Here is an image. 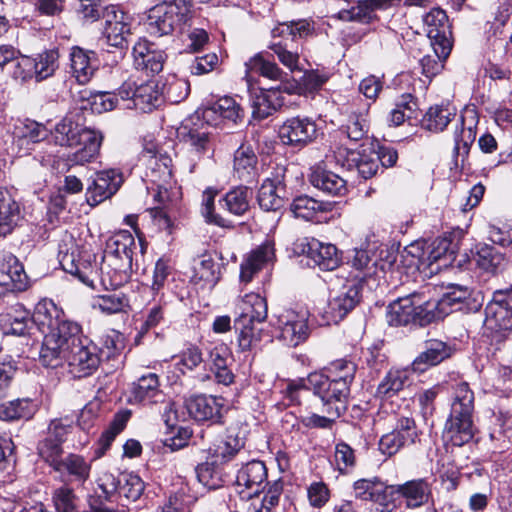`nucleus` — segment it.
Returning <instances> with one entry per match:
<instances>
[{
	"label": "nucleus",
	"instance_id": "nucleus-15",
	"mask_svg": "<svg viewBox=\"0 0 512 512\" xmlns=\"http://www.w3.org/2000/svg\"><path fill=\"white\" fill-rule=\"evenodd\" d=\"M335 161L348 170L356 169L364 179L376 175L379 169V156L372 148H363L360 151L339 147L334 151Z\"/></svg>",
	"mask_w": 512,
	"mask_h": 512
},
{
	"label": "nucleus",
	"instance_id": "nucleus-19",
	"mask_svg": "<svg viewBox=\"0 0 512 512\" xmlns=\"http://www.w3.org/2000/svg\"><path fill=\"white\" fill-rule=\"evenodd\" d=\"M317 135V127L308 117H292L279 128V137L283 144L303 147L311 143Z\"/></svg>",
	"mask_w": 512,
	"mask_h": 512
},
{
	"label": "nucleus",
	"instance_id": "nucleus-38",
	"mask_svg": "<svg viewBox=\"0 0 512 512\" xmlns=\"http://www.w3.org/2000/svg\"><path fill=\"white\" fill-rule=\"evenodd\" d=\"M244 447V441L228 431L225 437L215 441L208 449L209 455L215 463H226Z\"/></svg>",
	"mask_w": 512,
	"mask_h": 512
},
{
	"label": "nucleus",
	"instance_id": "nucleus-37",
	"mask_svg": "<svg viewBox=\"0 0 512 512\" xmlns=\"http://www.w3.org/2000/svg\"><path fill=\"white\" fill-rule=\"evenodd\" d=\"M47 136L48 130L43 124L27 120L15 127L14 144L27 152L31 149L30 145L46 139Z\"/></svg>",
	"mask_w": 512,
	"mask_h": 512
},
{
	"label": "nucleus",
	"instance_id": "nucleus-55",
	"mask_svg": "<svg viewBox=\"0 0 512 512\" xmlns=\"http://www.w3.org/2000/svg\"><path fill=\"white\" fill-rule=\"evenodd\" d=\"M93 307L107 315L120 313L129 307V299L121 292H114L98 296Z\"/></svg>",
	"mask_w": 512,
	"mask_h": 512
},
{
	"label": "nucleus",
	"instance_id": "nucleus-5",
	"mask_svg": "<svg viewBox=\"0 0 512 512\" xmlns=\"http://www.w3.org/2000/svg\"><path fill=\"white\" fill-rule=\"evenodd\" d=\"M473 414L474 392L466 382L456 384L453 388L450 414L444 427V436L454 446H462L473 438Z\"/></svg>",
	"mask_w": 512,
	"mask_h": 512
},
{
	"label": "nucleus",
	"instance_id": "nucleus-54",
	"mask_svg": "<svg viewBox=\"0 0 512 512\" xmlns=\"http://www.w3.org/2000/svg\"><path fill=\"white\" fill-rule=\"evenodd\" d=\"M387 486H383L379 483L360 479L354 483V491L357 498L362 500H370L372 502H383L386 501L389 496Z\"/></svg>",
	"mask_w": 512,
	"mask_h": 512
},
{
	"label": "nucleus",
	"instance_id": "nucleus-4",
	"mask_svg": "<svg viewBox=\"0 0 512 512\" xmlns=\"http://www.w3.org/2000/svg\"><path fill=\"white\" fill-rule=\"evenodd\" d=\"M55 144L77 148L68 154L67 169L93 161L99 153L103 136L100 132L83 127L72 116L61 119L51 131Z\"/></svg>",
	"mask_w": 512,
	"mask_h": 512
},
{
	"label": "nucleus",
	"instance_id": "nucleus-46",
	"mask_svg": "<svg viewBox=\"0 0 512 512\" xmlns=\"http://www.w3.org/2000/svg\"><path fill=\"white\" fill-rule=\"evenodd\" d=\"M347 7L341 8L335 17L345 22L371 23L376 15L372 13L367 0L346 1Z\"/></svg>",
	"mask_w": 512,
	"mask_h": 512
},
{
	"label": "nucleus",
	"instance_id": "nucleus-25",
	"mask_svg": "<svg viewBox=\"0 0 512 512\" xmlns=\"http://www.w3.org/2000/svg\"><path fill=\"white\" fill-rule=\"evenodd\" d=\"M303 252L321 270L332 271L339 266L341 261L335 245L323 243L316 238L306 239V243L303 244Z\"/></svg>",
	"mask_w": 512,
	"mask_h": 512
},
{
	"label": "nucleus",
	"instance_id": "nucleus-49",
	"mask_svg": "<svg viewBox=\"0 0 512 512\" xmlns=\"http://www.w3.org/2000/svg\"><path fill=\"white\" fill-rule=\"evenodd\" d=\"M36 411V405L30 399H17L0 405V419L15 421L30 419Z\"/></svg>",
	"mask_w": 512,
	"mask_h": 512
},
{
	"label": "nucleus",
	"instance_id": "nucleus-27",
	"mask_svg": "<svg viewBox=\"0 0 512 512\" xmlns=\"http://www.w3.org/2000/svg\"><path fill=\"white\" fill-rule=\"evenodd\" d=\"M237 311L238 316L235 320L240 323H262L268 316L266 299L256 293L242 297L237 304Z\"/></svg>",
	"mask_w": 512,
	"mask_h": 512
},
{
	"label": "nucleus",
	"instance_id": "nucleus-28",
	"mask_svg": "<svg viewBox=\"0 0 512 512\" xmlns=\"http://www.w3.org/2000/svg\"><path fill=\"white\" fill-rule=\"evenodd\" d=\"M141 160L147 163L145 175L154 185L171 184V159L168 156L157 155L151 149L143 151Z\"/></svg>",
	"mask_w": 512,
	"mask_h": 512
},
{
	"label": "nucleus",
	"instance_id": "nucleus-44",
	"mask_svg": "<svg viewBox=\"0 0 512 512\" xmlns=\"http://www.w3.org/2000/svg\"><path fill=\"white\" fill-rule=\"evenodd\" d=\"M132 395L138 402H157L162 396L159 379L155 373L143 375L133 383Z\"/></svg>",
	"mask_w": 512,
	"mask_h": 512
},
{
	"label": "nucleus",
	"instance_id": "nucleus-3",
	"mask_svg": "<svg viewBox=\"0 0 512 512\" xmlns=\"http://www.w3.org/2000/svg\"><path fill=\"white\" fill-rule=\"evenodd\" d=\"M32 322L44 334L39 352V361L42 365H53L59 360V347L65 338L80 332V325L67 320L61 308L52 300L39 301L31 318Z\"/></svg>",
	"mask_w": 512,
	"mask_h": 512
},
{
	"label": "nucleus",
	"instance_id": "nucleus-10",
	"mask_svg": "<svg viewBox=\"0 0 512 512\" xmlns=\"http://www.w3.org/2000/svg\"><path fill=\"white\" fill-rule=\"evenodd\" d=\"M98 487L102 492L98 498L106 501L112 502L117 495L136 501L144 491V482L133 473H121L116 477L112 473L104 472L98 479Z\"/></svg>",
	"mask_w": 512,
	"mask_h": 512
},
{
	"label": "nucleus",
	"instance_id": "nucleus-53",
	"mask_svg": "<svg viewBox=\"0 0 512 512\" xmlns=\"http://www.w3.org/2000/svg\"><path fill=\"white\" fill-rule=\"evenodd\" d=\"M351 265L358 271L352 280H358L361 284L368 278L377 275L376 260L372 259L366 250H355L354 256L351 259Z\"/></svg>",
	"mask_w": 512,
	"mask_h": 512
},
{
	"label": "nucleus",
	"instance_id": "nucleus-2",
	"mask_svg": "<svg viewBox=\"0 0 512 512\" xmlns=\"http://www.w3.org/2000/svg\"><path fill=\"white\" fill-rule=\"evenodd\" d=\"M242 117L240 105L232 97L225 96L203 109L202 120L199 116L192 117L179 128V137L193 162L189 167L190 173L194 172L196 162L212 150L209 126L236 124Z\"/></svg>",
	"mask_w": 512,
	"mask_h": 512
},
{
	"label": "nucleus",
	"instance_id": "nucleus-52",
	"mask_svg": "<svg viewBox=\"0 0 512 512\" xmlns=\"http://www.w3.org/2000/svg\"><path fill=\"white\" fill-rule=\"evenodd\" d=\"M250 190L246 186H239L230 190L223 198V206L237 216L243 215L249 209Z\"/></svg>",
	"mask_w": 512,
	"mask_h": 512
},
{
	"label": "nucleus",
	"instance_id": "nucleus-59",
	"mask_svg": "<svg viewBox=\"0 0 512 512\" xmlns=\"http://www.w3.org/2000/svg\"><path fill=\"white\" fill-rule=\"evenodd\" d=\"M255 323H240L238 320H234V327L238 332V345L242 351H248L252 349L261 339L260 331L256 330Z\"/></svg>",
	"mask_w": 512,
	"mask_h": 512
},
{
	"label": "nucleus",
	"instance_id": "nucleus-62",
	"mask_svg": "<svg viewBox=\"0 0 512 512\" xmlns=\"http://www.w3.org/2000/svg\"><path fill=\"white\" fill-rule=\"evenodd\" d=\"M203 362L202 352L199 347L191 345L184 349L178 356L176 366L184 374L193 371Z\"/></svg>",
	"mask_w": 512,
	"mask_h": 512
},
{
	"label": "nucleus",
	"instance_id": "nucleus-58",
	"mask_svg": "<svg viewBox=\"0 0 512 512\" xmlns=\"http://www.w3.org/2000/svg\"><path fill=\"white\" fill-rule=\"evenodd\" d=\"M38 454L45 462L55 469L63 458L62 444L57 440H53L52 437L46 436L38 444Z\"/></svg>",
	"mask_w": 512,
	"mask_h": 512
},
{
	"label": "nucleus",
	"instance_id": "nucleus-39",
	"mask_svg": "<svg viewBox=\"0 0 512 512\" xmlns=\"http://www.w3.org/2000/svg\"><path fill=\"white\" fill-rule=\"evenodd\" d=\"M234 172L237 177L251 183L257 176V156L250 146L241 145L234 154Z\"/></svg>",
	"mask_w": 512,
	"mask_h": 512
},
{
	"label": "nucleus",
	"instance_id": "nucleus-57",
	"mask_svg": "<svg viewBox=\"0 0 512 512\" xmlns=\"http://www.w3.org/2000/svg\"><path fill=\"white\" fill-rule=\"evenodd\" d=\"M129 415V412L115 415L114 420L99 438L100 448L97 451L98 456H102L109 449L116 436L125 428Z\"/></svg>",
	"mask_w": 512,
	"mask_h": 512
},
{
	"label": "nucleus",
	"instance_id": "nucleus-40",
	"mask_svg": "<svg viewBox=\"0 0 512 512\" xmlns=\"http://www.w3.org/2000/svg\"><path fill=\"white\" fill-rule=\"evenodd\" d=\"M221 276V265L211 254L205 253L194 266L193 279L195 282H203V287L213 288Z\"/></svg>",
	"mask_w": 512,
	"mask_h": 512
},
{
	"label": "nucleus",
	"instance_id": "nucleus-7",
	"mask_svg": "<svg viewBox=\"0 0 512 512\" xmlns=\"http://www.w3.org/2000/svg\"><path fill=\"white\" fill-rule=\"evenodd\" d=\"M435 304L424 293L414 292L404 297H399L389 304L387 308V322L391 326H406L417 324L425 326L436 321Z\"/></svg>",
	"mask_w": 512,
	"mask_h": 512
},
{
	"label": "nucleus",
	"instance_id": "nucleus-63",
	"mask_svg": "<svg viewBox=\"0 0 512 512\" xmlns=\"http://www.w3.org/2000/svg\"><path fill=\"white\" fill-rule=\"evenodd\" d=\"M328 80V77L324 74H320L317 71H306L301 77L300 83L294 88L290 86L292 92L298 93H312L322 87Z\"/></svg>",
	"mask_w": 512,
	"mask_h": 512
},
{
	"label": "nucleus",
	"instance_id": "nucleus-30",
	"mask_svg": "<svg viewBox=\"0 0 512 512\" xmlns=\"http://www.w3.org/2000/svg\"><path fill=\"white\" fill-rule=\"evenodd\" d=\"M309 180L312 186L328 195L344 196L348 191L346 180L321 166L312 168Z\"/></svg>",
	"mask_w": 512,
	"mask_h": 512
},
{
	"label": "nucleus",
	"instance_id": "nucleus-21",
	"mask_svg": "<svg viewBox=\"0 0 512 512\" xmlns=\"http://www.w3.org/2000/svg\"><path fill=\"white\" fill-rule=\"evenodd\" d=\"M189 415L198 422L221 423L224 400L221 397L196 395L185 402Z\"/></svg>",
	"mask_w": 512,
	"mask_h": 512
},
{
	"label": "nucleus",
	"instance_id": "nucleus-42",
	"mask_svg": "<svg viewBox=\"0 0 512 512\" xmlns=\"http://www.w3.org/2000/svg\"><path fill=\"white\" fill-rule=\"evenodd\" d=\"M477 117L473 113L471 116L461 117V127L456 128L454 133V154L466 157L469 153L470 146L476 138Z\"/></svg>",
	"mask_w": 512,
	"mask_h": 512
},
{
	"label": "nucleus",
	"instance_id": "nucleus-45",
	"mask_svg": "<svg viewBox=\"0 0 512 512\" xmlns=\"http://www.w3.org/2000/svg\"><path fill=\"white\" fill-rule=\"evenodd\" d=\"M54 470L60 474H67L73 477L75 481L84 483L89 478L91 465L84 457L77 454H69L62 458Z\"/></svg>",
	"mask_w": 512,
	"mask_h": 512
},
{
	"label": "nucleus",
	"instance_id": "nucleus-16",
	"mask_svg": "<svg viewBox=\"0 0 512 512\" xmlns=\"http://www.w3.org/2000/svg\"><path fill=\"white\" fill-rule=\"evenodd\" d=\"M307 320V313L288 309L277 315L274 325L279 330V338L286 345L294 347L309 336Z\"/></svg>",
	"mask_w": 512,
	"mask_h": 512
},
{
	"label": "nucleus",
	"instance_id": "nucleus-9",
	"mask_svg": "<svg viewBox=\"0 0 512 512\" xmlns=\"http://www.w3.org/2000/svg\"><path fill=\"white\" fill-rule=\"evenodd\" d=\"M308 388L319 396L325 407V413L333 417H340L346 411L350 396V387L333 380L324 373H311L307 378Z\"/></svg>",
	"mask_w": 512,
	"mask_h": 512
},
{
	"label": "nucleus",
	"instance_id": "nucleus-12",
	"mask_svg": "<svg viewBox=\"0 0 512 512\" xmlns=\"http://www.w3.org/2000/svg\"><path fill=\"white\" fill-rule=\"evenodd\" d=\"M423 23L433 52L447 58L452 49V32L446 12L433 8L423 16Z\"/></svg>",
	"mask_w": 512,
	"mask_h": 512
},
{
	"label": "nucleus",
	"instance_id": "nucleus-33",
	"mask_svg": "<svg viewBox=\"0 0 512 512\" xmlns=\"http://www.w3.org/2000/svg\"><path fill=\"white\" fill-rule=\"evenodd\" d=\"M72 75L79 84H87L96 71L95 52L84 50L78 46L70 52Z\"/></svg>",
	"mask_w": 512,
	"mask_h": 512
},
{
	"label": "nucleus",
	"instance_id": "nucleus-24",
	"mask_svg": "<svg viewBox=\"0 0 512 512\" xmlns=\"http://www.w3.org/2000/svg\"><path fill=\"white\" fill-rule=\"evenodd\" d=\"M245 78L247 82L252 80L253 74H259L272 81H278L280 84L275 89H281L292 93V89L287 83L288 74L284 72L275 62L267 60L261 53L251 57L245 63Z\"/></svg>",
	"mask_w": 512,
	"mask_h": 512
},
{
	"label": "nucleus",
	"instance_id": "nucleus-13",
	"mask_svg": "<svg viewBox=\"0 0 512 512\" xmlns=\"http://www.w3.org/2000/svg\"><path fill=\"white\" fill-rule=\"evenodd\" d=\"M362 284L358 280H347L329 299L325 310L327 322L337 323L355 309L362 298Z\"/></svg>",
	"mask_w": 512,
	"mask_h": 512
},
{
	"label": "nucleus",
	"instance_id": "nucleus-48",
	"mask_svg": "<svg viewBox=\"0 0 512 512\" xmlns=\"http://www.w3.org/2000/svg\"><path fill=\"white\" fill-rule=\"evenodd\" d=\"M411 384L406 370H392L379 383L376 395L382 398L392 397Z\"/></svg>",
	"mask_w": 512,
	"mask_h": 512
},
{
	"label": "nucleus",
	"instance_id": "nucleus-60",
	"mask_svg": "<svg viewBox=\"0 0 512 512\" xmlns=\"http://www.w3.org/2000/svg\"><path fill=\"white\" fill-rule=\"evenodd\" d=\"M79 499L72 488L61 486L53 493V503L57 512H76Z\"/></svg>",
	"mask_w": 512,
	"mask_h": 512
},
{
	"label": "nucleus",
	"instance_id": "nucleus-1",
	"mask_svg": "<svg viewBox=\"0 0 512 512\" xmlns=\"http://www.w3.org/2000/svg\"><path fill=\"white\" fill-rule=\"evenodd\" d=\"M136 241L127 230H121L106 241L100 271L91 265L76 264L73 254H65L60 259L64 271L78 277L85 285L96 289H117L127 283L132 274L133 255Z\"/></svg>",
	"mask_w": 512,
	"mask_h": 512
},
{
	"label": "nucleus",
	"instance_id": "nucleus-20",
	"mask_svg": "<svg viewBox=\"0 0 512 512\" xmlns=\"http://www.w3.org/2000/svg\"><path fill=\"white\" fill-rule=\"evenodd\" d=\"M120 170L110 168L95 174L92 184L87 188V200L90 205H97L113 196L123 183Z\"/></svg>",
	"mask_w": 512,
	"mask_h": 512
},
{
	"label": "nucleus",
	"instance_id": "nucleus-35",
	"mask_svg": "<svg viewBox=\"0 0 512 512\" xmlns=\"http://www.w3.org/2000/svg\"><path fill=\"white\" fill-rule=\"evenodd\" d=\"M332 208V203L321 202L306 195L295 198L290 205V211L294 217L306 221H320L321 215L331 211Z\"/></svg>",
	"mask_w": 512,
	"mask_h": 512
},
{
	"label": "nucleus",
	"instance_id": "nucleus-36",
	"mask_svg": "<svg viewBox=\"0 0 512 512\" xmlns=\"http://www.w3.org/2000/svg\"><path fill=\"white\" fill-rule=\"evenodd\" d=\"M280 90L275 88L262 89L255 94L252 101L255 118L265 119L283 106L284 100L279 93Z\"/></svg>",
	"mask_w": 512,
	"mask_h": 512
},
{
	"label": "nucleus",
	"instance_id": "nucleus-18",
	"mask_svg": "<svg viewBox=\"0 0 512 512\" xmlns=\"http://www.w3.org/2000/svg\"><path fill=\"white\" fill-rule=\"evenodd\" d=\"M486 323L500 331H512V289L497 290L485 308Z\"/></svg>",
	"mask_w": 512,
	"mask_h": 512
},
{
	"label": "nucleus",
	"instance_id": "nucleus-56",
	"mask_svg": "<svg viewBox=\"0 0 512 512\" xmlns=\"http://www.w3.org/2000/svg\"><path fill=\"white\" fill-rule=\"evenodd\" d=\"M356 373V365L345 359L336 360L325 368V375L331 379L341 381L348 387L351 386Z\"/></svg>",
	"mask_w": 512,
	"mask_h": 512
},
{
	"label": "nucleus",
	"instance_id": "nucleus-14",
	"mask_svg": "<svg viewBox=\"0 0 512 512\" xmlns=\"http://www.w3.org/2000/svg\"><path fill=\"white\" fill-rule=\"evenodd\" d=\"M130 35V17L114 5L105 7L102 36L106 44L118 49L127 48Z\"/></svg>",
	"mask_w": 512,
	"mask_h": 512
},
{
	"label": "nucleus",
	"instance_id": "nucleus-34",
	"mask_svg": "<svg viewBox=\"0 0 512 512\" xmlns=\"http://www.w3.org/2000/svg\"><path fill=\"white\" fill-rule=\"evenodd\" d=\"M369 103H363L357 108H352L348 114L346 123L341 126V131L351 141L362 140L369 131Z\"/></svg>",
	"mask_w": 512,
	"mask_h": 512
},
{
	"label": "nucleus",
	"instance_id": "nucleus-43",
	"mask_svg": "<svg viewBox=\"0 0 512 512\" xmlns=\"http://www.w3.org/2000/svg\"><path fill=\"white\" fill-rule=\"evenodd\" d=\"M469 297L470 291L467 287L457 286L452 287V290L445 293L440 299L431 298V302L436 306L433 309L436 321L450 314L454 311V306L459 305Z\"/></svg>",
	"mask_w": 512,
	"mask_h": 512
},
{
	"label": "nucleus",
	"instance_id": "nucleus-6",
	"mask_svg": "<svg viewBox=\"0 0 512 512\" xmlns=\"http://www.w3.org/2000/svg\"><path fill=\"white\" fill-rule=\"evenodd\" d=\"M59 345L58 362L53 365H44L45 367L57 368L65 361L69 373L74 378L88 377L99 368L100 350L92 340L82 334L81 328L80 332L65 338Z\"/></svg>",
	"mask_w": 512,
	"mask_h": 512
},
{
	"label": "nucleus",
	"instance_id": "nucleus-29",
	"mask_svg": "<svg viewBox=\"0 0 512 512\" xmlns=\"http://www.w3.org/2000/svg\"><path fill=\"white\" fill-rule=\"evenodd\" d=\"M22 217L21 206L12 193L0 188V237L10 234Z\"/></svg>",
	"mask_w": 512,
	"mask_h": 512
},
{
	"label": "nucleus",
	"instance_id": "nucleus-11",
	"mask_svg": "<svg viewBox=\"0 0 512 512\" xmlns=\"http://www.w3.org/2000/svg\"><path fill=\"white\" fill-rule=\"evenodd\" d=\"M119 94L124 109L135 108L142 112H151L162 103V94L153 80L140 84L124 82L119 88Z\"/></svg>",
	"mask_w": 512,
	"mask_h": 512
},
{
	"label": "nucleus",
	"instance_id": "nucleus-50",
	"mask_svg": "<svg viewBox=\"0 0 512 512\" xmlns=\"http://www.w3.org/2000/svg\"><path fill=\"white\" fill-rule=\"evenodd\" d=\"M474 261L480 269L494 273L502 266L504 256L495 247L487 244H480L476 247Z\"/></svg>",
	"mask_w": 512,
	"mask_h": 512
},
{
	"label": "nucleus",
	"instance_id": "nucleus-17",
	"mask_svg": "<svg viewBox=\"0 0 512 512\" xmlns=\"http://www.w3.org/2000/svg\"><path fill=\"white\" fill-rule=\"evenodd\" d=\"M433 482L428 477L408 480L402 484L389 485V496L398 495L408 509H418L429 503Z\"/></svg>",
	"mask_w": 512,
	"mask_h": 512
},
{
	"label": "nucleus",
	"instance_id": "nucleus-64",
	"mask_svg": "<svg viewBox=\"0 0 512 512\" xmlns=\"http://www.w3.org/2000/svg\"><path fill=\"white\" fill-rule=\"evenodd\" d=\"M122 102L119 92H97L92 96V108L98 113L111 111Z\"/></svg>",
	"mask_w": 512,
	"mask_h": 512
},
{
	"label": "nucleus",
	"instance_id": "nucleus-41",
	"mask_svg": "<svg viewBox=\"0 0 512 512\" xmlns=\"http://www.w3.org/2000/svg\"><path fill=\"white\" fill-rule=\"evenodd\" d=\"M458 243L450 236L437 237L427 246V264L443 261V266L451 264L455 259Z\"/></svg>",
	"mask_w": 512,
	"mask_h": 512
},
{
	"label": "nucleus",
	"instance_id": "nucleus-26",
	"mask_svg": "<svg viewBox=\"0 0 512 512\" xmlns=\"http://www.w3.org/2000/svg\"><path fill=\"white\" fill-rule=\"evenodd\" d=\"M0 284H12L13 289L24 291L28 288V276L17 257L8 252L0 254Z\"/></svg>",
	"mask_w": 512,
	"mask_h": 512
},
{
	"label": "nucleus",
	"instance_id": "nucleus-47",
	"mask_svg": "<svg viewBox=\"0 0 512 512\" xmlns=\"http://www.w3.org/2000/svg\"><path fill=\"white\" fill-rule=\"evenodd\" d=\"M456 115L455 109L449 105H435L426 112L422 125L433 132L443 131Z\"/></svg>",
	"mask_w": 512,
	"mask_h": 512
},
{
	"label": "nucleus",
	"instance_id": "nucleus-22",
	"mask_svg": "<svg viewBox=\"0 0 512 512\" xmlns=\"http://www.w3.org/2000/svg\"><path fill=\"white\" fill-rule=\"evenodd\" d=\"M267 479V469L262 461L253 460L243 465L237 473L235 485L243 498L257 495Z\"/></svg>",
	"mask_w": 512,
	"mask_h": 512
},
{
	"label": "nucleus",
	"instance_id": "nucleus-51",
	"mask_svg": "<svg viewBox=\"0 0 512 512\" xmlns=\"http://www.w3.org/2000/svg\"><path fill=\"white\" fill-rule=\"evenodd\" d=\"M58 52L55 49L46 50L32 58L34 78L42 81L52 76L58 68Z\"/></svg>",
	"mask_w": 512,
	"mask_h": 512
},
{
	"label": "nucleus",
	"instance_id": "nucleus-61",
	"mask_svg": "<svg viewBox=\"0 0 512 512\" xmlns=\"http://www.w3.org/2000/svg\"><path fill=\"white\" fill-rule=\"evenodd\" d=\"M392 432L404 446L414 444L418 438L416 423L414 419L409 417L397 418Z\"/></svg>",
	"mask_w": 512,
	"mask_h": 512
},
{
	"label": "nucleus",
	"instance_id": "nucleus-23",
	"mask_svg": "<svg viewBox=\"0 0 512 512\" xmlns=\"http://www.w3.org/2000/svg\"><path fill=\"white\" fill-rule=\"evenodd\" d=\"M453 354L452 347L439 339H429L424 342L422 351L411 363V370L423 373L431 367L439 365Z\"/></svg>",
	"mask_w": 512,
	"mask_h": 512
},
{
	"label": "nucleus",
	"instance_id": "nucleus-31",
	"mask_svg": "<svg viewBox=\"0 0 512 512\" xmlns=\"http://www.w3.org/2000/svg\"><path fill=\"white\" fill-rule=\"evenodd\" d=\"M285 196L284 184L278 179L267 178L258 190L257 201L261 209L276 212L284 207Z\"/></svg>",
	"mask_w": 512,
	"mask_h": 512
},
{
	"label": "nucleus",
	"instance_id": "nucleus-32",
	"mask_svg": "<svg viewBox=\"0 0 512 512\" xmlns=\"http://www.w3.org/2000/svg\"><path fill=\"white\" fill-rule=\"evenodd\" d=\"M274 258V245L269 241L263 243L242 262L240 271L241 282H250L254 274L261 270L265 264L272 262Z\"/></svg>",
	"mask_w": 512,
	"mask_h": 512
},
{
	"label": "nucleus",
	"instance_id": "nucleus-8",
	"mask_svg": "<svg viewBox=\"0 0 512 512\" xmlns=\"http://www.w3.org/2000/svg\"><path fill=\"white\" fill-rule=\"evenodd\" d=\"M150 10L147 31L151 36L161 37L174 30H181L192 18L191 4L187 0H158Z\"/></svg>",
	"mask_w": 512,
	"mask_h": 512
}]
</instances>
